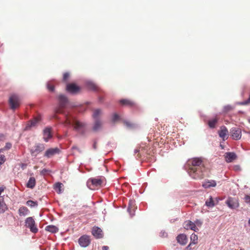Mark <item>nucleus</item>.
I'll list each match as a JSON object with an SVG mask.
<instances>
[{"label":"nucleus","instance_id":"obj_44","mask_svg":"<svg viewBox=\"0 0 250 250\" xmlns=\"http://www.w3.org/2000/svg\"><path fill=\"white\" fill-rule=\"evenodd\" d=\"M104 101V98L102 96H99L98 97V102L100 103H103Z\"/></svg>","mask_w":250,"mask_h":250},{"label":"nucleus","instance_id":"obj_19","mask_svg":"<svg viewBox=\"0 0 250 250\" xmlns=\"http://www.w3.org/2000/svg\"><path fill=\"white\" fill-rule=\"evenodd\" d=\"M177 241L181 245H185L188 242V238L186 234L182 233L179 234L176 237Z\"/></svg>","mask_w":250,"mask_h":250},{"label":"nucleus","instance_id":"obj_51","mask_svg":"<svg viewBox=\"0 0 250 250\" xmlns=\"http://www.w3.org/2000/svg\"><path fill=\"white\" fill-rule=\"evenodd\" d=\"M71 149H73V150H74V149L77 150V149H79V148L77 146H73L72 147Z\"/></svg>","mask_w":250,"mask_h":250},{"label":"nucleus","instance_id":"obj_45","mask_svg":"<svg viewBox=\"0 0 250 250\" xmlns=\"http://www.w3.org/2000/svg\"><path fill=\"white\" fill-rule=\"evenodd\" d=\"M161 236L163 237H166L167 236V233L165 231H162L161 232Z\"/></svg>","mask_w":250,"mask_h":250},{"label":"nucleus","instance_id":"obj_5","mask_svg":"<svg viewBox=\"0 0 250 250\" xmlns=\"http://www.w3.org/2000/svg\"><path fill=\"white\" fill-rule=\"evenodd\" d=\"M25 226L26 228H29L31 232L36 233L39 229L36 226L35 222L32 217H27L25 220Z\"/></svg>","mask_w":250,"mask_h":250},{"label":"nucleus","instance_id":"obj_25","mask_svg":"<svg viewBox=\"0 0 250 250\" xmlns=\"http://www.w3.org/2000/svg\"><path fill=\"white\" fill-rule=\"evenodd\" d=\"M18 212L20 216H25L29 214V211L26 207H21L19 208Z\"/></svg>","mask_w":250,"mask_h":250},{"label":"nucleus","instance_id":"obj_3","mask_svg":"<svg viewBox=\"0 0 250 250\" xmlns=\"http://www.w3.org/2000/svg\"><path fill=\"white\" fill-rule=\"evenodd\" d=\"M102 111L100 109H96L94 110L92 115L94 121L92 127V130L94 132L101 130L103 126V122L100 117Z\"/></svg>","mask_w":250,"mask_h":250},{"label":"nucleus","instance_id":"obj_6","mask_svg":"<svg viewBox=\"0 0 250 250\" xmlns=\"http://www.w3.org/2000/svg\"><path fill=\"white\" fill-rule=\"evenodd\" d=\"M229 135L234 140H239L242 137L241 129L238 127H233L230 128Z\"/></svg>","mask_w":250,"mask_h":250},{"label":"nucleus","instance_id":"obj_40","mask_svg":"<svg viewBox=\"0 0 250 250\" xmlns=\"http://www.w3.org/2000/svg\"><path fill=\"white\" fill-rule=\"evenodd\" d=\"M249 103H250V99L249 98L246 101H243V102H238L237 103V104H239V105H246V104H247Z\"/></svg>","mask_w":250,"mask_h":250},{"label":"nucleus","instance_id":"obj_50","mask_svg":"<svg viewBox=\"0 0 250 250\" xmlns=\"http://www.w3.org/2000/svg\"><path fill=\"white\" fill-rule=\"evenodd\" d=\"M4 136L2 134H0V142L2 141L4 139Z\"/></svg>","mask_w":250,"mask_h":250},{"label":"nucleus","instance_id":"obj_53","mask_svg":"<svg viewBox=\"0 0 250 250\" xmlns=\"http://www.w3.org/2000/svg\"><path fill=\"white\" fill-rule=\"evenodd\" d=\"M140 151V150L138 149H135L134 150V153H137Z\"/></svg>","mask_w":250,"mask_h":250},{"label":"nucleus","instance_id":"obj_17","mask_svg":"<svg viewBox=\"0 0 250 250\" xmlns=\"http://www.w3.org/2000/svg\"><path fill=\"white\" fill-rule=\"evenodd\" d=\"M43 140L45 142H48L49 140L52 137L51 133V128L49 127H45L43 131Z\"/></svg>","mask_w":250,"mask_h":250},{"label":"nucleus","instance_id":"obj_14","mask_svg":"<svg viewBox=\"0 0 250 250\" xmlns=\"http://www.w3.org/2000/svg\"><path fill=\"white\" fill-rule=\"evenodd\" d=\"M219 136L221 138L223 141H225L228 138L229 131L226 126L223 125L221 126L220 130L218 131Z\"/></svg>","mask_w":250,"mask_h":250},{"label":"nucleus","instance_id":"obj_15","mask_svg":"<svg viewBox=\"0 0 250 250\" xmlns=\"http://www.w3.org/2000/svg\"><path fill=\"white\" fill-rule=\"evenodd\" d=\"M60 150L58 147L50 148L46 150L44 156L47 158H50L55 154H59Z\"/></svg>","mask_w":250,"mask_h":250},{"label":"nucleus","instance_id":"obj_37","mask_svg":"<svg viewBox=\"0 0 250 250\" xmlns=\"http://www.w3.org/2000/svg\"><path fill=\"white\" fill-rule=\"evenodd\" d=\"M46 86H47V89L51 92H53L55 90V87H54V85H51L50 84L49 82L47 83Z\"/></svg>","mask_w":250,"mask_h":250},{"label":"nucleus","instance_id":"obj_26","mask_svg":"<svg viewBox=\"0 0 250 250\" xmlns=\"http://www.w3.org/2000/svg\"><path fill=\"white\" fill-rule=\"evenodd\" d=\"M36 185V179L33 177L29 178L27 183H26V187L30 188H33Z\"/></svg>","mask_w":250,"mask_h":250},{"label":"nucleus","instance_id":"obj_56","mask_svg":"<svg viewBox=\"0 0 250 250\" xmlns=\"http://www.w3.org/2000/svg\"><path fill=\"white\" fill-rule=\"evenodd\" d=\"M78 151L80 153H82V151L80 150V149L79 148V149H77Z\"/></svg>","mask_w":250,"mask_h":250},{"label":"nucleus","instance_id":"obj_1","mask_svg":"<svg viewBox=\"0 0 250 250\" xmlns=\"http://www.w3.org/2000/svg\"><path fill=\"white\" fill-rule=\"evenodd\" d=\"M188 165L189 167L188 172L192 178L197 179L202 178L204 167L202 158H193L188 161Z\"/></svg>","mask_w":250,"mask_h":250},{"label":"nucleus","instance_id":"obj_4","mask_svg":"<svg viewBox=\"0 0 250 250\" xmlns=\"http://www.w3.org/2000/svg\"><path fill=\"white\" fill-rule=\"evenodd\" d=\"M59 101V105L55 109V111L56 113H62V109L65 107L68 103V99L67 97L63 94H60L58 96Z\"/></svg>","mask_w":250,"mask_h":250},{"label":"nucleus","instance_id":"obj_20","mask_svg":"<svg viewBox=\"0 0 250 250\" xmlns=\"http://www.w3.org/2000/svg\"><path fill=\"white\" fill-rule=\"evenodd\" d=\"M216 186V182L213 180H207L205 181L203 184L202 186L205 188H209L211 187H215Z\"/></svg>","mask_w":250,"mask_h":250},{"label":"nucleus","instance_id":"obj_9","mask_svg":"<svg viewBox=\"0 0 250 250\" xmlns=\"http://www.w3.org/2000/svg\"><path fill=\"white\" fill-rule=\"evenodd\" d=\"M102 184V180L100 178H91L89 179L86 185L90 189H94L95 187H99Z\"/></svg>","mask_w":250,"mask_h":250},{"label":"nucleus","instance_id":"obj_49","mask_svg":"<svg viewBox=\"0 0 250 250\" xmlns=\"http://www.w3.org/2000/svg\"><path fill=\"white\" fill-rule=\"evenodd\" d=\"M108 249H109V248L107 246H104L102 247L103 250H108Z\"/></svg>","mask_w":250,"mask_h":250},{"label":"nucleus","instance_id":"obj_52","mask_svg":"<svg viewBox=\"0 0 250 250\" xmlns=\"http://www.w3.org/2000/svg\"><path fill=\"white\" fill-rule=\"evenodd\" d=\"M191 244H190V243L186 247V249L187 250H190V245Z\"/></svg>","mask_w":250,"mask_h":250},{"label":"nucleus","instance_id":"obj_7","mask_svg":"<svg viewBox=\"0 0 250 250\" xmlns=\"http://www.w3.org/2000/svg\"><path fill=\"white\" fill-rule=\"evenodd\" d=\"M42 120L41 116L39 115L36 117H34L33 120L29 121L25 126L24 127V131L30 130L32 127H34L37 126L38 123Z\"/></svg>","mask_w":250,"mask_h":250},{"label":"nucleus","instance_id":"obj_57","mask_svg":"<svg viewBox=\"0 0 250 250\" xmlns=\"http://www.w3.org/2000/svg\"><path fill=\"white\" fill-rule=\"evenodd\" d=\"M111 144V143L108 142L107 144V146H109Z\"/></svg>","mask_w":250,"mask_h":250},{"label":"nucleus","instance_id":"obj_31","mask_svg":"<svg viewBox=\"0 0 250 250\" xmlns=\"http://www.w3.org/2000/svg\"><path fill=\"white\" fill-rule=\"evenodd\" d=\"M217 119H213L208 121V125L210 128H214L215 127L216 124L217 123Z\"/></svg>","mask_w":250,"mask_h":250},{"label":"nucleus","instance_id":"obj_11","mask_svg":"<svg viewBox=\"0 0 250 250\" xmlns=\"http://www.w3.org/2000/svg\"><path fill=\"white\" fill-rule=\"evenodd\" d=\"M91 240L90 237L87 235H83L81 236L78 239V243L80 246L83 248L88 247L90 244Z\"/></svg>","mask_w":250,"mask_h":250},{"label":"nucleus","instance_id":"obj_18","mask_svg":"<svg viewBox=\"0 0 250 250\" xmlns=\"http://www.w3.org/2000/svg\"><path fill=\"white\" fill-rule=\"evenodd\" d=\"M184 228L186 229H190L195 231H196V230L198 229L195 224L190 220L186 221L184 223Z\"/></svg>","mask_w":250,"mask_h":250},{"label":"nucleus","instance_id":"obj_48","mask_svg":"<svg viewBox=\"0 0 250 250\" xmlns=\"http://www.w3.org/2000/svg\"><path fill=\"white\" fill-rule=\"evenodd\" d=\"M96 144H97V142L96 141H95L94 142V143L93 144V148L94 149H97V146H96Z\"/></svg>","mask_w":250,"mask_h":250},{"label":"nucleus","instance_id":"obj_23","mask_svg":"<svg viewBox=\"0 0 250 250\" xmlns=\"http://www.w3.org/2000/svg\"><path fill=\"white\" fill-rule=\"evenodd\" d=\"M119 103L122 105L124 106H128L131 107L135 105V103L133 101L125 99L120 100L119 101Z\"/></svg>","mask_w":250,"mask_h":250},{"label":"nucleus","instance_id":"obj_16","mask_svg":"<svg viewBox=\"0 0 250 250\" xmlns=\"http://www.w3.org/2000/svg\"><path fill=\"white\" fill-rule=\"evenodd\" d=\"M92 234L97 239H100L103 237L102 230L98 227L94 226L93 228Z\"/></svg>","mask_w":250,"mask_h":250},{"label":"nucleus","instance_id":"obj_41","mask_svg":"<svg viewBox=\"0 0 250 250\" xmlns=\"http://www.w3.org/2000/svg\"><path fill=\"white\" fill-rule=\"evenodd\" d=\"M244 199L245 202L247 204H250V195H246Z\"/></svg>","mask_w":250,"mask_h":250},{"label":"nucleus","instance_id":"obj_55","mask_svg":"<svg viewBox=\"0 0 250 250\" xmlns=\"http://www.w3.org/2000/svg\"><path fill=\"white\" fill-rule=\"evenodd\" d=\"M248 224H249V226H250V218L248 220Z\"/></svg>","mask_w":250,"mask_h":250},{"label":"nucleus","instance_id":"obj_38","mask_svg":"<svg viewBox=\"0 0 250 250\" xmlns=\"http://www.w3.org/2000/svg\"><path fill=\"white\" fill-rule=\"evenodd\" d=\"M70 76L69 73L65 72L63 75L62 81L66 82Z\"/></svg>","mask_w":250,"mask_h":250},{"label":"nucleus","instance_id":"obj_28","mask_svg":"<svg viewBox=\"0 0 250 250\" xmlns=\"http://www.w3.org/2000/svg\"><path fill=\"white\" fill-rule=\"evenodd\" d=\"M7 209V206L2 197H0V214L3 213Z\"/></svg>","mask_w":250,"mask_h":250},{"label":"nucleus","instance_id":"obj_2","mask_svg":"<svg viewBox=\"0 0 250 250\" xmlns=\"http://www.w3.org/2000/svg\"><path fill=\"white\" fill-rule=\"evenodd\" d=\"M65 124L66 125H73L75 130L81 134L84 135V131L83 127L85 125L84 123L77 121L73 117H69L68 114L65 115Z\"/></svg>","mask_w":250,"mask_h":250},{"label":"nucleus","instance_id":"obj_47","mask_svg":"<svg viewBox=\"0 0 250 250\" xmlns=\"http://www.w3.org/2000/svg\"><path fill=\"white\" fill-rule=\"evenodd\" d=\"M234 169L236 170H241V167L239 165H235L234 166Z\"/></svg>","mask_w":250,"mask_h":250},{"label":"nucleus","instance_id":"obj_39","mask_svg":"<svg viewBox=\"0 0 250 250\" xmlns=\"http://www.w3.org/2000/svg\"><path fill=\"white\" fill-rule=\"evenodd\" d=\"M6 161L5 156L3 154H0V166Z\"/></svg>","mask_w":250,"mask_h":250},{"label":"nucleus","instance_id":"obj_24","mask_svg":"<svg viewBox=\"0 0 250 250\" xmlns=\"http://www.w3.org/2000/svg\"><path fill=\"white\" fill-rule=\"evenodd\" d=\"M87 87L93 91H96L98 90V87L95 83L91 81H87L85 83Z\"/></svg>","mask_w":250,"mask_h":250},{"label":"nucleus","instance_id":"obj_8","mask_svg":"<svg viewBox=\"0 0 250 250\" xmlns=\"http://www.w3.org/2000/svg\"><path fill=\"white\" fill-rule=\"evenodd\" d=\"M45 149L44 145L38 143L30 149V152L32 156L36 157L39 153L43 151Z\"/></svg>","mask_w":250,"mask_h":250},{"label":"nucleus","instance_id":"obj_32","mask_svg":"<svg viewBox=\"0 0 250 250\" xmlns=\"http://www.w3.org/2000/svg\"><path fill=\"white\" fill-rule=\"evenodd\" d=\"M26 205L31 208H35L38 206V202L32 200H28L26 202Z\"/></svg>","mask_w":250,"mask_h":250},{"label":"nucleus","instance_id":"obj_30","mask_svg":"<svg viewBox=\"0 0 250 250\" xmlns=\"http://www.w3.org/2000/svg\"><path fill=\"white\" fill-rule=\"evenodd\" d=\"M198 237L194 233L191 234L190 236V244H195L197 243Z\"/></svg>","mask_w":250,"mask_h":250},{"label":"nucleus","instance_id":"obj_58","mask_svg":"<svg viewBox=\"0 0 250 250\" xmlns=\"http://www.w3.org/2000/svg\"><path fill=\"white\" fill-rule=\"evenodd\" d=\"M249 122L250 123V120H249Z\"/></svg>","mask_w":250,"mask_h":250},{"label":"nucleus","instance_id":"obj_21","mask_svg":"<svg viewBox=\"0 0 250 250\" xmlns=\"http://www.w3.org/2000/svg\"><path fill=\"white\" fill-rule=\"evenodd\" d=\"M237 155L235 153L229 152L225 153L226 161L228 163H230L236 159Z\"/></svg>","mask_w":250,"mask_h":250},{"label":"nucleus","instance_id":"obj_12","mask_svg":"<svg viewBox=\"0 0 250 250\" xmlns=\"http://www.w3.org/2000/svg\"><path fill=\"white\" fill-rule=\"evenodd\" d=\"M66 90L71 94H76L80 90V87L74 83H68L66 86Z\"/></svg>","mask_w":250,"mask_h":250},{"label":"nucleus","instance_id":"obj_33","mask_svg":"<svg viewBox=\"0 0 250 250\" xmlns=\"http://www.w3.org/2000/svg\"><path fill=\"white\" fill-rule=\"evenodd\" d=\"M205 205L208 207H213L215 204L211 196H210L209 200L206 201Z\"/></svg>","mask_w":250,"mask_h":250},{"label":"nucleus","instance_id":"obj_46","mask_svg":"<svg viewBox=\"0 0 250 250\" xmlns=\"http://www.w3.org/2000/svg\"><path fill=\"white\" fill-rule=\"evenodd\" d=\"M26 166L27 165L26 164L21 163L20 165V167L22 169H24L26 167Z\"/></svg>","mask_w":250,"mask_h":250},{"label":"nucleus","instance_id":"obj_43","mask_svg":"<svg viewBox=\"0 0 250 250\" xmlns=\"http://www.w3.org/2000/svg\"><path fill=\"white\" fill-rule=\"evenodd\" d=\"M125 125L128 127L129 128H131L133 126V125L131 123H130V122H127V121H125Z\"/></svg>","mask_w":250,"mask_h":250},{"label":"nucleus","instance_id":"obj_35","mask_svg":"<svg viewBox=\"0 0 250 250\" xmlns=\"http://www.w3.org/2000/svg\"><path fill=\"white\" fill-rule=\"evenodd\" d=\"M12 147V144L10 143H6L4 147L0 149V153L4 150H8Z\"/></svg>","mask_w":250,"mask_h":250},{"label":"nucleus","instance_id":"obj_13","mask_svg":"<svg viewBox=\"0 0 250 250\" xmlns=\"http://www.w3.org/2000/svg\"><path fill=\"white\" fill-rule=\"evenodd\" d=\"M226 204L231 209H235L239 207V204L238 200L234 198H229L226 201Z\"/></svg>","mask_w":250,"mask_h":250},{"label":"nucleus","instance_id":"obj_34","mask_svg":"<svg viewBox=\"0 0 250 250\" xmlns=\"http://www.w3.org/2000/svg\"><path fill=\"white\" fill-rule=\"evenodd\" d=\"M233 107L229 104L226 105L224 106L223 109V112L225 113H227L233 109Z\"/></svg>","mask_w":250,"mask_h":250},{"label":"nucleus","instance_id":"obj_29","mask_svg":"<svg viewBox=\"0 0 250 250\" xmlns=\"http://www.w3.org/2000/svg\"><path fill=\"white\" fill-rule=\"evenodd\" d=\"M45 230L49 231L52 233H56L58 231V228L54 225H49L45 227Z\"/></svg>","mask_w":250,"mask_h":250},{"label":"nucleus","instance_id":"obj_10","mask_svg":"<svg viewBox=\"0 0 250 250\" xmlns=\"http://www.w3.org/2000/svg\"><path fill=\"white\" fill-rule=\"evenodd\" d=\"M10 107L12 109L15 110L19 105V98L16 94L12 95L9 100Z\"/></svg>","mask_w":250,"mask_h":250},{"label":"nucleus","instance_id":"obj_36","mask_svg":"<svg viewBox=\"0 0 250 250\" xmlns=\"http://www.w3.org/2000/svg\"><path fill=\"white\" fill-rule=\"evenodd\" d=\"M119 119H120V116L118 114L114 113L112 114L111 121L113 123H115L118 120H119Z\"/></svg>","mask_w":250,"mask_h":250},{"label":"nucleus","instance_id":"obj_42","mask_svg":"<svg viewBox=\"0 0 250 250\" xmlns=\"http://www.w3.org/2000/svg\"><path fill=\"white\" fill-rule=\"evenodd\" d=\"M49 170L46 168H43L42 170L41 171L40 174L42 175H45V174L48 172Z\"/></svg>","mask_w":250,"mask_h":250},{"label":"nucleus","instance_id":"obj_27","mask_svg":"<svg viewBox=\"0 0 250 250\" xmlns=\"http://www.w3.org/2000/svg\"><path fill=\"white\" fill-rule=\"evenodd\" d=\"M63 184L60 182H57L54 185V189L56 190L58 194H61L63 192L62 187Z\"/></svg>","mask_w":250,"mask_h":250},{"label":"nucleus","instance_id":"obj_54","mask_svg":"<svg viewBox=\"0 0 250 250\" xmlns=\"http://www.w3.org/2000/svg\"><path fill=\"white\" fill-rule=\"evenodd\" d=\"M220 147L222 149H224L225 148V146L221 143L220 144Z\"/></svg>","mask_w":250,"mask_h":250},{"label":"nucleus","instance_id":"obj_22","mask_svg":"<svg viewBox=\"0 0 250 250\" xmlns=\"http://www.w3.org/2000/svg\"><path fill=\"white\" fill-rule=\"evenodd\" d=\"M134 204V201L131 200H130L129 201L127 210V212L129 213L131 217H132L135 215V207Z\"/></svg>","mask_w":250,"mask_h":250}]
</instances>
